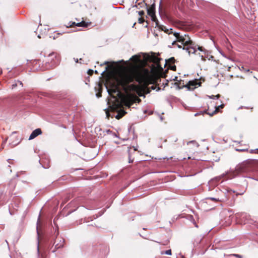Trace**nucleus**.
I'll use <instances>...</instances> for the list:
<instances>
[{"label": "nucleus", "mask_w": 258, "mask_h": 258, "mask_svg": "<svg viewBox=\"0 0 258 258\" xmlns=\"http://www.w3.org/2000/svg\"><path fill=\"white\" fill-rule=\"evenodd\" d=\"M108 92L110 94L112 93H117V94L120 93L118 87L117 86H114L113 88L108 90Z\"/></svg>", "instance_id": "13"}, {"label": "nucleus", "mask_w": 258, "mask_h": 258, "mask_svg": "<svg viewBox=\"0 0 258 258\" xmlns=\"http://www.w3.org/2000/svg\"><path fill=\"white\" fill-rule=\"evenodd\" d=\"M230 255H233L234 256H235L237 258H242V256L238 254H231Z\"/></svg>", "instance_id": "25"}, {"label": "nucleus", "mask_w": 258, "mask_h": 258, "mask_svg": "<svg viewBox=\"0 0 258 258\" xmlns=\"http://www.w3.org/2000/svg\"><path fill=\"white\" fill-rule=\"evenodd\" d=\"M223 107H224L223 104L219 105V106H214L215 110H214V111H213L212 112H211L210 111V108L208 107V109L205 111V113H206L207 114H209L210 116H212L215 114H216L217 113H218L219 112L220 108H223Z\"/></svg>", "instance_id": "9"}, {"label": "nucleus", "mask_w": 258, "mask_h": 258, "mask_svg": "<svg viewBox=\"0 0 258 258\" xmlns=\"http://www.w3.org/2000/svg\"><path fill=\"white\" fill-rule=\"evenodd\" d=\"M155 23H156V27H158L159 29L160 28V26H162V25L159 24L158 21L155 22Z\"/></svg>", "instance_id": "31"}, {"label": "nucleus", "mask_w": 258, "mask_h": 258, "mask_svg": "<svg viewBox=\"0 0 258 258\" xmlns=\"http://www.w3.org/2000/svg\"><path fill=\"white\" fill-rule=\"evenodd\" d=\"M98 89H99V91L96 94V96L97 97H100L101 96V92H102V86L101 85H99L98 86Z\"/></svg>", "instance_id": "20"}, {"label": "nucleus", "mask_w": 258, "mask_h": 258, "mask_svg": "<svg viewBox=\"0 0 258 258\" xmlns=\"http://www.w3.org/2000/svg\"><path fill=\"white\" fill-rule=\"evenodd\" d=\"M175 84L178 86L179 89L185 87V85H184L183 81L180 80L175 83Z\"/></svg>", "instance_id": "18"}, {"label": "nucleus", "mask_w": 258, "mask_h": 258, "mask_svg": "<svg viewBox=\"0 0 258 258\" xmlns=\"http://www.w3.org/2000/svg\"><path fill=\"white\" fill-rule=\"evenodd\" d=\"M161 59L155 55V53H153L151 55H148L147 57V60L153 62L157 66V69L162 71L163 69L160 64V60Z\"/></svg>", "instance_id": "6"}, {"label": "nucleus", "mask_w": 258, "mask_h": 258, "mask_svg": "<svg viewBox=\"0 0 258 258\" xmlns=\"http://www.w3.org/2000/svg\"><path fill=\"white\" fill-rule=\"evenodd\" d=\"M173 35L176 38V41L182 43L183 49L185 50L189 55L196 53L197 50L206 54V50L202 46L196 44L194 41L190 40L188 36L184 35L183 36L177 32L173 33Z\"/></svg>", "instance_id": "2"}, {"label": "nucleus", "mask_w": 258, "mask_h": 258, "mask_svg": "<svg viewBox=\"0 0 258 258\" xmlns=\"http://www.w3.org/2000/svg\"><path fill=\"white\" fill-rule=\"evenodd\" d=\"M201 83L198 80H195L189 81L187 84L185 85V87L187 88L188 90H192L197 87L198 86H200Z\"/></svg>", "instance_id": "8"}, {"label": "nucleus", "mask_w": 258, "mask_h": 258, "mask_svg": "<svg viewBox=\"0 0 258 258\" xmlns=\"http://www.w3.org/2000/svg\"><path fill=\"white\" fill-rule=\"evenodd\" d=\"M17 84H14L12 85V88H14L15 87H16L17 86Z\"/></svg>", "instance_id": "37"}, {"label": "nucleus", "mask_w": 258, "mask_h": 258, "mask_svg": "<svg viewBox=\"0 0 258 258\" xmlns=\"http://www.w3.org/2000/svg\"><path fill=\"white\" fill-rule=\"evenodd\" d=\"M169 243V241L167 240L165 242V243H163V245H166Z\"/></svg>", "instance_id": "36"}, {"label": "nucleus", "mask_w": 258, "mask_h": 258, "mask_svg": "<svg viewBox=\"0 0 258 258\" xmlns=\"http://www.w3.org/2000/svg\"><path fill=\"white\" fill-rule=\"evenodd\" d=\"M175 59L174 57H172L166 60V63L168 66L174 64L175 63Z\"/></svg>", "instance_id": "17"}, {"label": "nucleus", "mask_w": 258, "mask_h": 258, "mask_svg": "<svg viewBox=\"0 0 258 258\" xmlns=\"http://www.w3.org/2000/svg\"><path fill=\"white\" fill-rule=\"evenodd\" d=\"M216 97L217 98H219V97H220V95H219V94H218L217 95H216Z\"/></svg>", "instance_id": "39"}, {"label": "nucleus", "mask_w": 258, "mask_h": 258, "mask_svg": "<svg viewBox=\"0 0 258 258\" xmlns=\"http://www.w3.org/2000/svg\"><path fill=\"white\" fill-rule=\"evenodd\" d=\"M156 69V67L153 65L151 71L147 69H142L124 72L119 75L117 81L118 85L121 86L125 91L136 92L140 85H130L134 80L145 86L157 83L160 76L155 71Z\"/></svg>", "instance_id": "1"}, {"label": "nucleus", "mask_w": 258, "mask_h": 258, "mask_svg": "<svg viewBox=\"0 0 258 258\" xmlns=\"http://www.w3.org/2000/svg\"><path fill=\"white\" fill-rule=\"evenodd\" d=\"M161 254H167V255H171L172 251H171V249H168V250H167L166 251H162L161 252Z\"/></svg>", "instance_id": "22"}, {"label": "nucleus", "mask_w": 258, "mask_h": 258, "mask_svg": "<svg viewBox=\"0 0 258 258\" xmlns=\"http://www.w3.org/2000/svg\"><path fill=\"white\" fill-rule=\"evenodd\" d=\"M160 90V88L159 87L158 88V90Z\"/></svg>", "instance_id": "47"}, {"label": "nucleus", "mask_w": 258, "mask_h": 258, "mask_svg": "<svg viewBox=\"0 0 258 258\" xmlns=\"http://www.w3.org/2000/svg\"><path fill=\"white\" fill-rule=\"evenodd\" d=\"M132 58L133 59H136V60H139V57L137 56V55H134L132 57Z\"/></svg>", "instance_id": "32"}, {"label": "nucleus", "mask_w": 258, "mask_h": 258, "mask_svg": "<svg viewBox=\"0 0 258 258\" xmlns=\"http://www.w3.org/2000/svg\"><path fill=\"white\" fill-rule=\"evenodd\" d=\"M144 21H145V20L142 17H140L138 19V23L140 24H142Z\"/></svg>", "instance_id": "24"}, {"label": "nucleus", "mask_w": 258, "mask_h": 258, "mask_svg": "<svg viewBox=\"0 0 258 258\" xmlns=\"http://www.w3.org/2000/svg\"><path fill=\"white\" fill-rule=\"evenodd\" d=\"M108 63H109V62L108 61H105L104 62V64H108Z\"/></svg>", "instance_id": "40"}, {"label": "nucleus", "mask_w": 258, "mask_h": 258, "mask_svg": "<svg viewBox=\"0 0 258 258\" xmlns=\"http://www.w3.org/2000/svg\"><path fill=\"white\" fill-rule=\"evenodd\" d=\"M95 74H98V72H97V71H95Z\"/></svg>", "instance_id": "42"}, {"label": "nucleus", "mask_w": 258, "mask_h": 258, "mask_svg": "<svg viewBox=\"0 0 258 258\" xmlns=\"http://www.w3.org/2000/svg\"><path fill=\"white\" fill-rule=\"evenodd\" d=\"M245 71H246V72H249V70H245Z\"/></svg>", "instance_id": "45"}, {"label": "nucleus", "mask_w": 258, "mask_h": 258, "mask_svg": "<svg viewBox=\"0 0 258 258\" xmlns=\"http://www.w3.org/2000/svg\"><path fill=\"white\" fill-rule=\"evenodd\" d=\"M121 101L125 106L129 108L131 107L134 103H140L141 102V99L135 94H130L124 96L122 98Z\"/></svg>", "instance_id": "4"}, {"label": "nucleus", "mask_w": 258, "mask_h": 258, "mask_svg": "<svg viewBox=\"0 0 258 258\" xmlns=\"http://www.w3.org/2000/svg\"><path fill=\"white\" fill-rule=\"evenodd\" d=\"M64 33H58L57 32H54L53 34H51V35L50 36V38H52L53 39L55 40L57 39L59 35H61Z\"/></svg>", "instance_id": "16"}, {"label": "nucleus", "mask_w": 258, "mask_h": 258, "mask_svg": "<svg viewBox=\"0 0 258 258\" xmlns=\"http://www.w3.org/2000/svg\"><path fill=\"white\" fill-rule=\"evenodd\" d=\"M18 82L22 86L23 83L21 81H18Z\"/></svg>", "instance_id": "38"}, {"label": "nucleus", "mask_w": 258, "mask_h": 258, "mask_svg": "<svg viewBox=\"0 0 258 258\" xmlns=\"http://www.w3.org/2000/svg\"><path fill=\"white\" fill-rule=\"evenodd\" d=\"M145 89L144 88L140 86L139 87L138 89L137 90V91L135 92L139 96H144V90Z\"/></svg>", "instance_id": "12"}, {"label": "nucleus", "mask_w": 258, "mask_h": 258, "mask_svg": "<svg viewBox=\"0 0 258 258\" xmlns=\"http://www.w3.org/2000/svg\"><path fill=\"white\" fill-rule=\"evenodd\" d=\"M199 55L201 57L202 60H203L204 61L206 60V58H205V56H204V55L203 54H202L200 53H199Z\"/></svg>", "instance_id": "30"}, {"label": "nucleus", "mask_w": 258, "mask_h": 258, "mask_svg": "<svg viewBox=\"0 0 258 258\" xmlns=\"http://www.w3.org/2000/svg\"><path fill=\"white\" fill-rule=\"evenodd\" d=\"M91 22H86L84 21H82V22H79V23L70 22L69 23L68 25H67L66 27L67 28H71V27H73L75 26H78V27H82L87 28L89 26H90L91 25Z\"/></svg>", "instance_id": "7"}, {"label": "nucleus", "mask_w": 258, "mask_h": 258, "mask_svg": "<svg viewBox=\"0 0 258 258\" xmlns=\"http://www.w3.org/2000/svg\"><path fill=\"white\" fill-rule=\"evenodd\" d=\"M177 42L178 41H173L172 43V45H176L179 48H182L183 49V45L182 44V43H181V45H179L177 43Z\"/></svg>", "instance_id": "21"}, {"label": "nucleus", "mask_w": 258, "mask_h": 258, "mask_svg": "<svg viewBox=\"0 0 258 258\" xmlns=\"http://www.w3.org/2000/svg\"><path fill=\"white\" fill-rule=\"evenodd\" d=\"M106 115H107V117L108 118L109 117V111L107 110L106 111Z\"/></svg>", "instance_id": "35"}, {"label": "nucleus", "mask_w": 258, "mask_h": 258, "mask_svg": "<svg viewBox=\"0 0 258 258\" xmlns=\"http://www.w3.org/2000/svg\"><path fill=\"white\" fill-rule=\"evenodd\" d=\"M159 29L161 30L162 31H163L164 32H165L167 34H170L172 33V29H170V30L168 29L165 26L162 25L161 26H160Z\"/></svg>", "instance_id": "15"}, {"label": "nucleus", "mask_w": 258, "mask_h": 258, "mask_svg": "<svg viewBox=\"0 0 258 258\" xmlns=\"http://www.w3.org/2000/svg\"><path fill=\"white\" fill-rule=\"evenodd\" d=\"M152 18V20L154 22H156L158 21L157 18H156L155 15L154 16H151Z\"/></svg>", "instance_id": "26"}, {"label": "nucleus", "mask_w": 258, "mask_h": 258, "mask_svg": "<svg viewBox=\"0 0 258 258\" xmlns=\"http://www.w3.org/2000/svg\"><path fill=\"white\" fill-rule=\"evenodd\" d=\"M150 88V90H154L156 89V86H154V85H153L152 86H151V87H149Z\"/></svg>", "instance_id": "33"}, {"label": "nucleus", "mask_w": 258, "mask_h": 258, "mask_svg": "<svg viewBox=\"0 0 258 258\" xmlns=\"http://www.w3.org/2000/svg\"><path fill=\"white\" fill-rule=\"evenodd\" d=\"M138 14L140 16H143V15H144L145 14V12L144 11L142 10V11H140L139 12H138Z\"/></svg>", "instance_id": "28"}, {"label": "nucleus", "mask_w": 258, "mask_h": 258, "mask_svg": "<svg viewBox=\"0 0 258 258\" xmlns=\"http://www.w3.org/2000/svg\"><path fill=\"white\" fill-rule=\"evenodd\" d=\"M139 6L140 7H146L147 9L148 15L150 17L154 16L155 15V5L154 4L148 8L147 5L144 2H143L138 3V5H136L137 8H140Z\"/></svg>", "instance_id": "5"}, {"label": "nucleus", "mask_w": 258, "mask_h": 258, "mask_svg": "<svg viewBox=\"0 0 258 258\" xmlns=\"http://www.w3.org/2000/svg\"><path fill=\"white\" fill-rule=\"evenodd\" d=\"M126 113V112L125 111L122 110H120L117 113V115L115 116V118L117 119H119L121 118H122Z\"/></svg>", "instance_id": "14"}, {"label": "nucleus", "mask_w": 258, "mask_h": 258, "mask_svg": "<svg viewBox=\"0 0 258 258\" xmlns=\"http://www.w3.org/2000/svg\"><path fill=\"white\" fill-rule=\"evenodd\" d=\"M119 107V105H116V108H118Z\"/></svg>", "instance_id": "43"}, {"label": "nucleus", "mask_w": 258, "mask_h": 258, "mask_svg": "<svg viewBox=\"0 0 258 258\" xmlns=\"http://www.w3.org/2000/svg\"><path fill=\"white\" fill-rule=\"evenodd\" d=\"M42 134V131L40 128H37L33 131L30 136H29V140H32Z\"/></svg>", "instance_id": "11"}, {"label": "nucleus", "mask_w": 258, "mask_h": 258, "mask_svg": "<svg viewBox=\"0 0 258 258\" xmlns=\"http://www.w3.org/2000/svg\"><path fill=\"white\" fill-rule=\"evenodd\" d=\"M211 98H214V96H212V97H210Z\"/></svg>", "instance_id": "44"}, {"label": "nucleus", "mask_w": 258, "mask_h": 258, "mask_svg": "<svg viewBox=\"0 0 258 258\" xmlns=\"http://www.w3.org/2000/svg\"><path fill=\"white\" fill-rule=\"evenodd\" d=\"M2 74V71L0 69V75Z\"/></svg>", "instance_id": "41"}, {"label": "nucleus", "mask_w": 258, "mask_h": 258, "mask_svg": "<svg viewBox=\"0 0 258 258\" xmlns=\"http://www.w3.org/2000/svg\"><path fill=\"white\" fill-rule=\"evenodd\" d=\"M94 71L92 70L89 69L88 71V74L90 76H92L93 74Z\"/></svg>", "instance_id": "27"}, {"label": "nucleus", "mask_w": 258, "mask_h": 258, "mask_svg": "<svg viewBox=\"0 0 258 258\" xmlns=\"http://www.w3.org/2000/svg\"><path fill=\"white\" fill-rule=\"evenodd\" d=\"M168 68L172 71H175L176 70V67L174 64L168 66Z\"/></svg>", "instance_id": "23"}, {"label": "nucleus", "mask_w": 258, "mask_h": 258, "mask_svg": "<svg viewBox=\"0 0 258 258\" xmlns=\"http://www.w3.org/2000/svg\"><path fill=\"white\" fill-rule=\"evenodd\" d=\"M57 234V235H58V231H57V234Z\"/></svg>", "instance_id": "46"}, {"label": "nucleus", "mask_w": 258, "mask_h": 258, "mask_svg": "<svg viewBox=\"0 0 258 258\" xmlns=\"http://www.w3.org/2000/svg\"><path fill=\"white\" fill-rule=\"evenodd\" d=\"M148 86H144V85H143L142 87L144 88V89H145L144 90V94H148V93H150V92H151V90H150V88L149 87H148Z\"/></svg>", "instance_id": "19"}, {"label": "nucleus", "mask_w": 258, "mask_h": 258, "mask_svg": "<svg viewBox=\"0 0 258 258\" xmlns=\"http://www.w3.org/2000/svg\"><path fill=\"white\" fill-rule=\"evenodd\" d=\"M69 199V198L65 199L64 200V201H63L62 203L64 204V203H67Z\"/></svg>", "instance_id": "34"}, {"label": "nucleus", "mask_w": 258, "mask_h": 258, "mask_svg": "<svg viewBox=\"0 0 258 258\" xmlns=\"http://www.w3.org/2000/svg\"><path fill=\"white\" fill-rule=\"evenodd\" d=\"M209 199H210V200H211L212 201H214V202H218L219 201L218 199H215L214 198H209Z\"/></svg>", "instance_id": "29"}, {"label": "nucleus", "mask_w": 258, "mask_h": 258, "mask_svg": "<svg viewBox=\"0 0 258 258\" xmlns=\"http://www.w3.org/2000/svg\"><path fill=\"white\" fill-rule=\"evenodd\" d=\"M45 61L47 69L53 68L59 63V55L55 52L50 53L45 58Z\"/></svg>", "instance_id": "3"}, {"label": "nucleus", "mask_w": 258, "mask_h": 258, "mask_svg": "<svg viewBox=\"0 0 258 258\" xmlns=\"http://www.w3.org/2000/svg\"><path fill=\"white\" fill-rule=\"evenodd\" d=\"M64 243V240L61 237H56L54 241L55 248L58 249L62 247Z\"/></svg>", "instance_id": "10"}]
</instances>
